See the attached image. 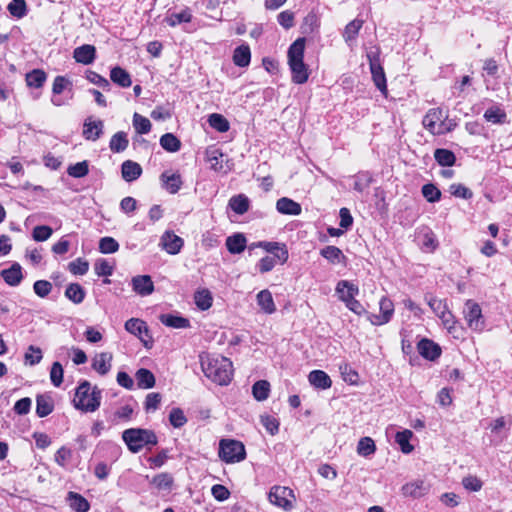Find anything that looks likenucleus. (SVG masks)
<instances>
[{
    "mask_svg": "<svg viewBox=\"0 0 512 512\" xmlns=\"http://www.w3.org/2000/svg\"><path fill=\"white\" fill-rule=\"evenodd\" d=\"M66 501L70 508L76 512H88L90 510V503L88 500L77 492H68Z\"/></svg>",
    "mask_w": 512,
    "mask_h": 512,
    "instance_id": "24",
    "label": "nucleus"
},
{
    "mask_svg": "<svg viewBox=\"0 0 512 512\" xmlns=\"http://www.w3.org/2000/svg\"><path fill=\"white\" fill-rule=\"evenodd\" d=\"M419 354L428 360H435L441 355V348L430 339L423 338L417 345Z\"/></svg>",
    "mask_w": 512,
    "mask_h": 512,
    "instance_id": "17",
    "label": "nucleus"
},
{
    "mask_svg": "<svg viewBox=\"0 0 512 512\" xmlns=\"http://www.w3.org/2000/svg\"><path fill=\"white\" fill-rule=\"evenodd\" d=\"M233 63L238 67H247L251 61V50L248 44H241L233 52Z\"/></svg>",
    "mask_w": 512,
    "mask_h": 512,
    "instance_id": "27",
    "label": "nucleus"
},
{
    "mask_svg": "<svg viewBox=\"0 0 512 512\" xmlns=\"http://www.w3.org/2000/svg\"><path fill=\"white\" fill-rule=\"evenodd\" d=\"M434 158L436 162L443 167H451L456 162L455 154L448 149L438 148L434 151Z\"/></svg>",
    "mask_w": 512,
    "mask_h": 512,
    "instance_id": "36",
    "label": "nucleus"
},
{
    "mask_svg": "<svg viewBox=\"0 0 512 512\" xmlns=\"http://www.w3.org/2000/svg\"><path fill=\"white\" fill-rule=\"evenodd\" d=\"M194 300L199 309L207 310L212 306L213 298L209 290L202 289L195 293Z\"/></svg>",
    "mask_w": 512,
    "mask_h": 512,
    "instance_id": "44",
    "label": "nucleus"
},
{
    "mask_svg": "<svg viewBox=\"0 0 512 512\" xmlns=\"http://www.w3.org/2000/svg\"><path fill=\"white\" fill-rule=\"evenodd\" d=\"M228 206L236 214L242 215L249 210V199L243 194H239L230 198Z\"/></svg>",
    "mask_w": 512,
    "mask_h": 512,
    "instance_id": "39",
    "label": "nucleus"
},
{
    "mask_svg": "<svg viewBox=\"0 0 512 512\" xmlns=\"http://www.w3.org/2000/svg\"><path fill=\"white\" fill-rule=\"evenodd\" d=\"M54 403L49 395L43 394L36 397V414L38 417L43 418L52 413Z\"/></svg>",
    "mask_w": 512,
    "mask_h": 512,
    "instance_id": "30",
    "label": "nucleus"
},
{
    "mask_svg": "<svg viewBox=\"0 0 512 512\" xmlns=\"http://www.w3.org/2000/svg\"><path fill=\"white\" fill-rule=\"evenodd\" d=\"M209 125L218 132H227L230 128L228 120L221 114L213 113L208 118Z\"/></svg>",
    "mask_w": 512,
    "mask_h": 512,
    "instance_id": "45",
    "label": "nucleus"
},
{
    "mask_svg": "<svg viewBox=\"0 0 512 512\" xmlns=\"http://www.w3.org/2000/svg\"><path fill=\"white\" fill-rule=\"evenodd\" d=\"M305 42L303 37L296 39L287 53L291 79L295 84H304L309 78L308 66L304 63Z\"/></svg>",
    "mask_w": 512,
    "mask_h": 512,
    "instance_id": "2",
    "label": "nucleus"
},
{
    "mask_svg": "<svg viewBox=\"0 0 512 512\" xmlns=\"http://www.w3.org/2000/svg\"><path fill=\"white\" fill-rule=\"evenodd\" d=\"M379 314H369L368 319L372 325L380 326L388 323L394 313V304L391 299L382 297L379 301Z\"/></svg>",
    "mask_w": 512,
    "mask_h": 512,
    "instance_id": "10",
    "label": "nucleus"
},
{
    "mask_svg": "<svg viewBox=\"0 0 512 512\" xmlns=\"http://www.w3.org/2000/svg\"><path fill=\"white\" fill-rule=\"evenodd\" d=\"M484 118L493 124H503L507 121V114L500 106L494 105L485 111Z\"/></svg>",
    "mask_w": 512,
    "mask_h": 512,
    "instance_id": "35",
    "label": "nucleus"
},
{
    "mask_svg": "<svg viewBox=\"0 0 512 512\" xmlns=\"http://www.w3.org/2000/svg\"><path fill=\"white\" fill-rule=\"evenodd\" d=\"M268 499L271 504L290 511L294 507L295 495L292 489L284 486H273L269 493Z\"/></svg>",
    "mask_w": 512,
    "mask_h": 512,
    "instance_id": "7",
    "label": "nucleus"
},
{
    "mask_svg": "<svg viewBox=\"0 0 512 512\" xmlns=\"http://www.w3.org/2000/svg\"><path fill=\"white\" fill-rule=\"evenodd\" d=\"M161 147L171 153L177 152L181 148L180 140L172 133H166L160 138Z\"/></svg>",
    "mask_w": 512,
    "mask_h": 512,
    "instance_id": "41",
    "label": "nucleus"
},
{
    "mask_svg": "<svg viewBox=\"0 0 512 512\" xmlns=\"http://www.w3.org/2000/svg\"><path fill=\"white\" fill-rule=\"evenodd\" d=\"M86 79L89 82L101 87L104 91H110L111 89L110 82L106 78H104L103 76L94 71H86Z\"/></svg>",
    "mask_w": 512,
    "mask_h": 512,
    "instance_id": "54",
    "label": "nucleus"
},
{
    "mask_svg": "<svg viewBox=\"0 0 512 512\" xmlns=\"http://www.w3.org/2000/svg\"><path fill=\"white\" fill-rule=\"evenodd\" d=\"M335 291L339 299L347 305L350 303L358 294L359 288L348 280H341L337 283Z\"/></svg>",
    "mask_w": 512,
    "mask_h": 512,
    "instance_id": "14",
    "label": "nucleus"
},
{
    "mask_svg": "<svg viewBox=\"0 0 512 512\" xmlns=\"http://www.w3.org/2000/svg\"><path fill=\"white\" fill-rule=\"evenodd\" d=\"M104 123L102 120L85 119L82 135L86 140L96 141L103 134Z\"/></svg>",
    "mask_w": 512,
    "mask_h": 512,
    "instance_id": "16",
    "label": "nucleus"
},
{
    "mask_svg": "<svg viewBox=\"0 0 512 512\" xmlns=\"http://www.w3.org/2000/svg\"><path fill=\"white\" fill-rule=\"evenodd\" d=\"M1 276L9 286H18L23 279L22 267L14 263L10 268L2 270Z\"/></svg>",
    "mask_w": 512,
    "mask_h": 512,
    "instance_id": "22",
    "label": "nucleus"
},
{
    "mask_svg": "<svg viewBox=\"0 0 512 512\" xmlns=\"http://www.w3.org/2000/svg\"><path fill=\"white\" fill-rule=\"evenodd\" d=\"M159 320L163 325L175 329H185L190 327V321L187 318L181 316L161 314L159 316Z\"/></svg>",
    "mask_w": 512,
    "mask_h": 512,
    "instance_id": "29",
    "label": "nucleus"
},
{
    "mask_svg": "<svg viewBox=\"0 0 512 512\" xmlns=\"http://www.w3.org/2000/svg\"><path fill=\"white\" fill-rule=\"evenodd\" d=\"M169 421L174 428H180L186 424L187 418L182 409L173 408L169 414Z\"/></svg>",
    "mask_w": 512,
    "mask_h": 512,
    "instance_id": "56",
    "label": "nucleus"
},
{
    "mask_svg": "<svg viewBox=\"0 0 512 512\" xmlns=\"http://www.w3.org/2000/svg\"><path fill=\"white\" fill-rule=\"evenodd\" d=\"M201 367L207 378L219 385H227L232 379V362L223 356L201 357Z\"/></svg>",
    "mask_w": 512,
    "mask_h": 512,
    "instance_id": "1",
    "label": "nucleus"
},
{
    "mask_svg": "<svg viewBox=\"0 0 512 512\" xmlns=\"http://www.w3.org/2000/svg\"><path fill=\"white\" fill-rule=\"evenodd\" d=\"M426 300H427V303L429 305V307L431 308V310L437 315L439 316L440 314H443V312L448 309L446 303L441 300V299H438L434 296H426Z\"/></svg>",
    "mask_w": 512,
    "mask_h": 512,
    "instance_id": "62",
    "label": "nucleus"
},
{
    "mask_svg": "<svg viewBox=\"0 0 512 512\" xmlns=\"http://www.w3.org/2000/svg\"><path fill=\"white\" fill-rule=\"evenodd\" d=\"M413 433L410 430H403L396 433L395 441L400 446L401 451L408 454L413 451V446L409 443Z\"/></svg>",
    "mask_w": 512,
    "mask_h": 512,
    "instance_id": "43",
    "label": "nucleus"
},
{
    "mask_svg": "<svg viewBox=\"0 0 512 512\" xmlns=\"http://www.w3.org/2000/svg\"><path fill=\"white\" fill-rule=\"evenodd\" d=\"M161 394L157 392L149 393L145 400V410L147 412L156 411L161 402Z\"/></svg>",
    "mask_w": 512,
    "mask_h": 512,
    "instance_id": "64",
    "label": "nucleus"
},
{
    "mask_svg": "<svg viewBox=\"0 0 512 512\" xmlns=\"http://www.w3.org/2000/svg\"><path fill=\"white\" fill-rule=\"evenodd\" d=\"M276 209L280 214L292 216L300 215L302 212L301 205L288 197L278 199Z\"/></svg>",
    "mask_w": 512,
    "mask_h": 512,
    "instance_id": "21",
    "label": "nucleus"
},
{
    "mask_svg": "<svg viewBox=\"0 0 512 512\" xmlns=\"http://www.w3.org/2000/svg\"><path fill=\"white\" fill-rule=\"evenodd\" d=\"M102 391L92 386L87 380L82 381L76 388L73 399L74 407L83 412H94L101 404Z\"/></svg>",
    "mask_w": 512,
    "mask_h": 512,
    "instance_id": "3",
    "label": "nucleus"
},
{
    "mask_svg": "<svg viewBox=\"0 0 512 512\" xmlns=\"http://www.w3.org/2000/svg\"><path fill=\"white\" fill-rule=\"evenodd\" d=\"M257 304L266 314H273L276 306L272 297V293L268 289L261 290L256 296Z\"/></svg>",
    "mask_w": 512,
    "mask_h": 512,
    "instance_id": "25",
    "label": "nucleus"
},
{
    "mask_svg": "<svg viewBox=\"0 0 512 512\" xmlns=\"http://www.w3.org/2000/svg\"><path fill=\"white\" fill-rule=\"evenodd\" d=\"M9 13L18 19L27 14V5L25 0H12L7 7Z\"/></svg>",
    "mask_w": 512,
    "mask_h": 512,
    "instance_id": "51",
    "label": "nucleus"
},
{
    "mask_svg": "<svg viewBox=\"0 0 512 512\" xmlns=\"http://www.w3.org/2000/svg\"><path fill=\"white\" fill-rule=\"evenodd\" d=\"M160 245L168 254L176 255L181 251L184 241L173 231H165L160 238Z\"/></svg>",
    "mask_w": 512,
    "mask_h": 512,
    "instance_id": "12",
    "label": "nucleus"
},
{
    "mask_svg": "<svg viewBox=\"0 0 512 512\" xmlns=\"http://www.w3.org/2000/svg\"><path fill=\"white\" fill-rule=\"evenodd\" d=\"M86 292L78 283H71L66 287L65 296L74 304H80L84 301Z\"/></svg>",
    "mask_w": 512,
    "mask_h": 512,
    "instance_id": "37",
    "label": "nucleus"
},
{
    "mask_svg": "<svg viewBox=\"0 0 512 512\" xmlns=\"http://www.w3.org/2000/svg\"><path fill=\"white\" fill-rule=\"evenodd\" d=\"M119 249L118 242L112 237H103L99 241V250L103 254L115 253Z\"/></svg>",
    "mask_w": 512,
    "mask_h": 512,
    "instance_id": "55",
    "label": "nucleus"
},
{
    "mask_svg": "<svg viewBox=\"0 0 512 512\" xmlns=\"http://www.w3.org/2000/svg\"><path fill=\"white\" fill-rule=\"evenodd\" d=\"M430 490V485L424 480H414L402 486L404 496L412 498H420L426 495Z\"/></svg>",
    "mask_w": 512,
    "mask_h": 512,
    "instance_id": "15",
    "label": "nucleus"
},
{
    "mask_svg": "<svg viewBox=\"0 0 512 512\" xmlns=\"http://www.w3.org/2000/svg\"><path fill=\"white\" fill-rule=\"evenodd\" d=\"M320 255L331 264L342 263L346 260L343 252L336 246L328 245L320 250Z\"/></svg>",
    "mask_w": 512,
    "mask_h": 512,
    "instance_id": "31",
    "label": "nucleus"
},
{
    "mask_svg": "<svg viewBox=\"0 0 512 512\" xmlns=\"http://www.w3.org/2000/svg\"><path fill=\"white\" fill-rule=\"evenodd\" d=\"M129 140L127 134L123 131L115 133L109 142V148L113 153H121L127 149Z\"/></svg>",
    "mask_w": 512,
    "mask_h": 512,
    "instance_id": "34",
    "label": "nucleus"
},
{
    "mask_svg": "<svg viewBox=\"0 0 512 512\" xmlns=\"http://www.w3.org/2000/svg\"><path fill=\"white\" fill-rule=\"evenodd\" d=\"M132 123L138 134H148L151 130L152 125L150 120L138 113H134Z\"/></svg>",
    "mask_w": 512,
    "mask_h": 512,
    "instance_id": "47",
    "label": "nucleus"
},
{
    "mask_svg": "<svg viewBox=\"0 0 512 512\" xmlns=\"http://www.w3.org/2000/svg\"><path fill=\"white\" fill-rule=\"evenodd\" d=\"M69 271L74 275H85L89 270V263L87 260L77 258L68 265Z\"/></svg>",
    "mask_w": 512,
    "mask_h": 512,
    "instance_id": "57",
    "label": "nucleus"
},
{
    "mask_svg": "<svg viewBox=\"0 0 512 512\" xmlns=\"http://www.w3.org/2000/svg\"><path fill=\"white\" fill-rule=\"evenodd\" d=\"M318 18L315 14H308L301 25L302 33L309 34L313 33L318 28Z\"/></svg>",
    "mask_w": 512,
    "mask_h": 512,
    "instance_id": "60",
    "label": "nucleus"
},
{
    "mask_svg": "<svg viewBox=\"0 0 512 512\" xmlns=\"http://www.w3.org/2000/svg\"><path fill=\"white\" fill-rule=\"evenodd\" d=\"M135 379L137 382V386L140 389H150L155 385V377L153 373L146 368H140L139 370H137L135 374Z\"/></svg>",
    "mask_w": 512,
    "mask_h": 512,
    "instance_id": "33",
    "label": "nucleus"
},
{
    "mask_svg": "<svg viewBox=\"0 0 512 512\" xmlns=\"http://www.w3.org/2000/svg\"><path fill=\"white\" fill-rule=\"evenodd\" d=\"M363 21L360 19H354L351 22H349L343 32V37L346 42H350L355 40L357 37L360 29L362 28Z\"/></svg>",
    "mask_w": 512,
    "mask_h": 512,
    "instance_id": "46",
    "label": "nucleus"
},
{
    "mask_svg": "<svg viewBox=\"0 0 512 512\" xmlns=\"http://www.w3.org/2000/svg\"><path fill=\"white\" fill-rule=\"evenodd\" d=\"M35 294L41 298H45L52 290V284L47 280H37L33 285Z\"/></svg>",
    "mask_w": 512,
    "mask_h": 512,
    "instance_id": "61",
    "label": "nucleus"
},
{
    "mask_svg": "<svg viewBox=\"0 0 512 512\" xmlns=\"http://www.w3.org/2000/svg\"><path fill=\"white\" fill-rule=\"evenodd\" d=\"M449 192L451 193V195L462 199H470L473 196L472 191L462 184H451L449 186Z\"/></svg>",
    "mask_w": 512,
    "mask_h": 512,
    "instance_id": "59",
    "label": "nucleus"
},
{
    "mask_svg": "<svg viewBox=\"0 0 512 512\" xmlns=\"http://www.w3.org/2000/svg\"><path fill=\"white\" fill-rule=\"evenodd\" d=\"M370 71L375 86L381 91L384 96H387V84L384 69L379 63V59L374 56L368 55Z\"/></svg>",
    "mask_w": 512,
    "mask_h": 512,
    "instance_id": "11",
    "label": "nucleus"
},
{
    "mask_svg": "<svg viewBox=\"0 0 512 512\" xmlns=\"http://www.w3.org/2000/svg\"><path fill=\"white\" fill-rule=\"evenodd\" d=\"M246 244V237L241 233H236L226 239V247L231 254L242 253L246 248Z\"/></svg>",
    "mask_w": 512,
    "mask_h": 512,
    "instance_id": "28",
    "label": "nucleus"
},
{
    "mask_svg": "<svg viewBox=\"0 0 512 512\" xmlns=\"http://www.w3.org/2000/svg\"><path fill=\"white\" fill-rule=\"evenodd\" d=\"M95 273L98 276H111L113 273V267L110 263L105 259H99L94 264Z\"/></svg>",
    "mask_w": 512,
    "mask_h": 512,
    "instance_id": "63",
    "label": "nucleus"
},
{
    "mask_svg": "<svg viewBox=\"0 0 512 512\" xmlns=\"http://www.w3.org/2000/svg\"><path fill=\"white\" fill-rule=\"evenodd\" d=\"M122 439L132 453H138L145 446H154L158 439L152 430L141 428L126 429L122 433Z\"/></svg>",
    "mask_w": 512,
    "mask_h": 512,
    "instance_id": "4",
    "label": "nucleus"
},
{
    "mask_svg": "<svg viewBox=\"0 0 512 512\" xmlns=\"http://www.w3.org/2000/svg\"><path fill=\"white\" fill-rule=\"evenodd\" d=\"M25 363L34 366L43 358L42 350L39 347L30 345L24 355Z\"/></svg>",
    "mask_w": 512,
    "mask_h": 512,
    "instance_id": "53",
    "label": "nucleus"
},
{
    "mask_svg": "<svg viewBox=\"0 0 512 512\" xmlns=\"http://www.w3.org/2000/svg\"><path fill=\"white\" fill-rule=\"evenodd\" d=\"M219 457L226 463H238L246 458L245 446L234 439H222L219 443Z\"/></svg>",
    "mask_w": 512,
    "mask_h": 512,
    "instance_id": "6",
    "label": "nucleus"
},
{
    "mask_svg": "<svg viewBox=\"0 0 512 512\" xmlns=\"http://www.w3.org/2000/svg\"><path fill=\"white\" fill-rule=\"evenodd\" d=\"M160 180L163 188L171 194L177 193L183 183L181 175L178 172L170 173L169 171H165L161 174Z\"/></svg>",
    "mask_w": 512,
    "mask_h": 512,
    "instance_id": "20",
    "label": "nucleus"
},
{
    "mask_svg": "<svg viewBox=\"0 0 512 512\" xmlns=\"http://www.w3.org/2000/svg\"><path fill=\"white\" fill-rule=\"evenodd\" d=\"M110 79L120 87L127 88L132 84L130 74L123 68L116 66L110 71Z\"/></svg>",
    "mask_w": 512,
    "mask_h": 512,
    "instance_id": "32",
    "label": "nucleus"
},
{
    "mask_svg": "<svg viewBox=\"0 0 512 512\" xmlns=\"http://www.w3.org/2000/svg\"><path fill=\"white\" fill-rule=\"evenodd\" d=\"M376 446L372 438L363 437L359 440L357 445V453L360 456L368 457L375 453Z\"/></svg>",
    "mask_w": 512,
    "mask_h": 512,
    "instance_id": "48",
    "label": "nucleus"
},
{
    "mask_svg": "<svg viewBox=\"0 0 512 512\" xmlns=\"http://www.w3.org/2000/svg\"><path fill=\"white\" fill-rule=\"evenodd\" d=\"M133 291L144 297L153 293L154 283L149 275H137L131 279Z\"/></svg>",
    "mask_w": 512,
    "mask_h": 512,
    "instance_id": "13",
    "label": "nucleus"
},
{
    "mask_svg": "<svg viewBox=\"0 0 512 512\" xmlns=\"http://www.w3.org/2000/svg\"><path fill=\"white\" fill-rule=\"evenodd\" d=\"M448 115L442 108H431L423 117L422 124L433 135H442L452 131V127H445Z\"/></svg>",
    "mask_w": 512,
    "mask_h": 512,
    "instance_id": "5",
    "label": "nucleus"
},
{
    "mask_svg": "<svg viewBox=\"0 0 512 512\" xmlns=\"http://www.w3.org/2000/svg\"><path fill=\"white\" fill-rule=\"evenodd\" d=\"M464 318L467 325L473 331H482L485 327V321L482 315L481 307L473 300H467L464 306Z\"/></svg>",
    "mask_w": 512,
    "mask_h": 512,
    "instance_id": "8",
    "label": "nucleus"
},
{
    "mask_svg": "<svg viewBox=\"0 0 512 512\" xmlns=\"http://www.w3.org/2000/svg\"><path fill=\"white\" fill-rule=\"evenodd\" d=\"M67 173L69 176L74 178L85 177L89 173V164L86 160H84L82 162L70 165L67 168Z\"/></svg>",
    "mask_w": 512,
    "mask_h": 512,
    "instance_id": "52",
    "label": "nucleus"
},
{
    "mask_svg": "<svg viewBox=\"0 0 512 512\" xmlns=\"http://www.w3.org/2000/svg\"><path fill=\"white\" fill-rule=\"evenodd\" d=\"M64 370L60 362H54L50 369V380L55 387H59L63 382Z\"/></svg>",
    "mask_w": 512,
    "mask_h": 512,
    "instance_id": "58",
    "label": "nucleus"
},
{
    "mask_svg": "<svg viewBox=\"0 0 512 512\" xmlns=\"http://www.w3.org/2000/svg\"><path fill=\"white\" fill-rule=\"evenodd\" d=\"M270 384L266 380H259L252 386L253 397L257 401H264L269 397Z\"/></svg>",
    "mask_w": 512,
    "mask_h": 512,
    "instance_id": "42",
    "label": "nucleus"
},
{
    "mask_svg": "<svg viewBox=\"0 0 512 512\" xmlns=\"http://www.w3.org/2000/svg\"><path fill=\"white\" fill-rule=\"evenodd\" d=\"M151 483L158 490H170L173 485V477L169 473H160L152 478Z\"/></svg>",
    "mask_w": 512,
    "mask_h": 512,
    "instance_id": "49",
    "label": "nucleus"
},
{
    "mask_svg": "<svg viewBox=\"0 0 512 512\" xmlns=\"http://www.w3.org/2000/svg\"><path fill=\"white\" fill-rule=\"evenodd\" d=\"M125 330L136 336L146 348L152 347L153 338L145 321L138 318H130L125 322Z\"/></svg>",
    "mask_w": 512,
    "mask_h": 512,
    "instance_id": "9",
    "label": "nucleus"
},
{
    "mask_svg": "<svg viewBox=\"0 0 512 512\" xmlns=\"http://www.w3.org/2000/svg\"><path fill=\"white\" fill-rule=\"evenodd\" d=\"M192 19V12L189 8H184L180 12L170 13L166 17V22L168 25L174 27L180 25L181 23H188Z\"/></svg>",
    "mask_w": 512,
    "mask_h": 512,
    "instance_id": "38",
    "label": "nucleus"
},
{
    "mask_svg": "<svg viewBox=\"0 0 512 512\" xmlns=\"http://www.w3.org/2000/svg\"><path fill=\"white\" fill-rule=\"evenodd\" d=\"M73 57L76 62L89 65L96 59V48L90 44H84L74 49Z\"/></svg>",
    "mask_w": 512,
    "mask_h": 512,
    "instance_id": "19",
    "label": "nucleus"
},
{
    "mask_svg": "<svg viewBox=\"0 0 512 512\" xmlns=\"http://www.w3.org/2000/svg\"><path fill=\"white\" fill-rule=\"evenodd\" d=\"M112 359L113 356L109 352L98 353L93 357L91 367L99 375L104 376L111 370Z\"/></svg>",
    "mask_w": 512,
    "mask_h": 512,
    "instance_id": "18",
    "label": "nucleus"
},
{
    "mask_svg": "<svg viewBox=\"0 0 512 512\" xmlns=\"http://www.w3.org/2000/svg\"><path fill=\"white\" fill-rule=\"evenodd\" d=\"M122 177L127 182L138 179L142 174V168L137 162L126 160L121 166Z\"/></svg>",
    "mask_w": 512,
    "mask_h": 512,
    "instance_id": "23",
    "label": "nucleus"
},
{
    "mask_svg": "<svg viewBox=\"0 0 512 512\" xmlns=\"http://www.w3.org/2000/svg\"><path fill=\"white\" fill-rule=\"evenodd\" d=\"M46 79V73L40 69H34L26 74V83L31 88H41Z\"/></svg>",
    "mask_w": 512,
    "mask_h": 512,
    "instance_id": "40",
    "label": "nucleus"
},
{
    "mask_svg": "<svg viewBox=\"0 0 512 512\" xmlns=\"http://www.w3.org/2000/svg\"><path fill=\"white\" fill-rule=\"evenodd\" d=\"M423 197L429 202V203H435L440 201L441 199V191L432 183H427L422 186L421 189Z\"/></svg>",
    "mask_w": 512,
    "mask_h": 512,
    "instance_id": "50",
    "label": "nucleus"
},
{
    "mask_svg": "<svg viewBox=\"0 0 512 512\" xmlns=\"http://www.w3.org/2000/svg\"><path fill=\"white\" fill-rule=\"evenodd\" d=\"M309 383L315 388L328 389L332 385L329 375L322 370H313L308 375Z\"/></svg>",
    "mask_w": 512,
    "mask_h": 512,
    "instance_id": "26",
    "label": "nucleus"
}]
</instances>
